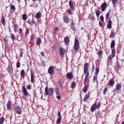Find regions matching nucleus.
<instances>
[{
	"mask_svg": "<svg viewBox=\"0 0 124 124\" xmlns=\"http://www.w3.org/2000/svg\"><path fill=\"white\" fill-rule=\"evenodd\" d=\"M84 73L86 74L84 84V85H89L90 83V79L89 78V76H90V73H89V63H86L84 64Z\"/></svg>",
	"mask_w": 124,
	"mask_h": 124,
	"instance_id": "f257e3e1",
	"label": "nucleus"
},
{
	"mask_svg": "<svg viewBox=\"0 0 124 124\" xmlns=\"http://www.w3.org/2000/svg\"><path fill=\"white\" fill-rule=\"evenodd\" d=\"M45 94L46 95H49L50 96L53 95V94H54V89L52 88H50L49 90H48V87H46L45 88Z\"/></svg>",
	"mask_w": 124,
	"mask_h": 124,
	"instance_id": "f03ea898",
	"label": "nucleus"
},
{
	"mask_svg": "<svg viewBox=\"0 0 124 124\" xmlns=\"http://www.w3.org/2000/svg\"><path fill=\"white\" fill-rule=\"evenodd\" d=\"M79 41H78V40L75 38L74 46L75 51H78V50H79Z\"/></svg>",
	"mask_w": 124,
	"mask_h": 124,
	"instance_id": "7ed1b4c3",
	"label": "nucleus"
},
{
	"mask_svg": "<svg viewBox=\"0 0 124 124\" xmlns=\"http://www.w3.org/2000/svg\"><path fill=\"white\" fill-rule=\"evenodd\" d=\"M48 73H49L50 75H53V74L55 73V67L54 66H50L49 67L48 69Z\"/></svg>",
	"mask_w": 124,
	"mask_h": 124,
	"instance_id": "20e7f679",
	"label": "nucleus"
},
{
	"mask_svg": "<svg viewBox=\"0 0 124 124\" xmlns=\"http://www.w3.org/2000/svg\"><path fill=\"white\" fill-rule=\"evenodd\" d=\"M115 55H116V50H115V48H112L111 49V55L108 57L109 61H112V59L115 57Z\"/></svg>",
	"mask_w": 124,
	"mask_h": 124,
	"instance_id": "39448f33",
	"label": "nucleus"
},
{
	"mask_svg": "<svg viewBox=\"0 0 124 124\" xmlns=\"http://www.w3.org/2000/svg\"><path fill=\"white\" fill-rule=\"evenodd\" d=\"M66 52V50L64 49L63 47H61L60 48V54L62 58L64 57V53Z\"/></svg>",
	"mask_w": 124,
	"mask_h": 124,
	"instance_id": "423d86ee",
	"label": "nucleus"
},
{
	"mask_svg": "<svg viewBox=\"0 0 124 124\" xmlns=\"http://www.w3.org/2000/svg\"><path fill=\"white\" fill-rule=\"evenodd\" d=\"M15 111L18 115H21V114H22V108L19 106H17L15 108Z\"/></svg>",
	"mask_w": 124,
	"mask_h": 124,
	"instance_id": "0eeeda50",
	"label": "nucleus"
},
{
	"mask_svg": "<svg viewBox=\"0 0 124 124\" xmlns=\"http://www.w3.org/2000/svg\"><path fill=\"white\" fill-rule=\"evenodd\" d=\"M66 77L68 78V79H70V80H72L73 79V78L74 77V76L73 75V74L71 72H69L66 74Z\"/></svg>",
	"mask_w": 124,
	"mask_h": 124,
	"instance_id": "6e6552de",
	"label": "nucleus"
},
{
	"mask_svg": "<svg viewBox=\"0 0 124 124\" xmlns=\"http://www.w3.org/2000/svg\"><path fill=\"white\" fill-rule=\"evenodd\" d=\"M22 93L25 96L29 95V93H28V91L27 89H26V87L23 86L22 87Z\"/></svg>",
	"mask_w": 124,
	"mask_h": 124,
	"instance_id": "1a4fd4ad",
	"label": "nucleus"
},
{
	"mask_svg": "<svg viewBox=\"0 0 124 124\" xmlns=\"http://www.w3.org/2000/svg\"><path fill=\"white\" fill-rule=\"evenodd\" d=\"M107 7V3L105 2L104 3H102L101 8V11H105L106 10V8Z\"/></svg>",
	"mask_w": 124,
	"mask_h": 124,
	"instance_id": "9d476101",
	"label": "nucleus"
},
{
	"mask_svg": "<svg viewBox=\"0 0 124 124\" xmlns=\"http://www.w3.org/2000/svg\"><path fill=\"white\" fill-rule=\"evenodd\" d=\"M69 21H70V19L68 18V16H64L63 17V22L65 24H67L68 23H69Z\"/></svg>",
	"mask_w": 124,
	"mask_h": 124,
	"instance_id": "9b49d317",
	"label": "nucleus"
},
{
	"mask_svg": "<svg viewBox=\"0 0 124 124\" xmlns=\"http://www.w3.org/2000/svg\"><path fill=\"white\" fill-rule=\"evenodd\" d=\"M31 83H33V82H34V78H35V76H34V73L32 72V71H31Z\"/></svg>",
	"mask_w": 124,
	"mask_h": 124,
	"instance_id": "f8f14e48",
	"label": "nucleus"
},
{
	"mask_svg": "<svg viewBox=\"0 0 124 124\" xmlns=\"http://www.w3.org/2000/svg\"><path fill=\"white\" fill-rule=\"evenodd\" d=\"M11 107H12L11 101H9L7 104V108L9 109V111H11Z\"/></svg>",
	"mask_w": 124,
	"mask_h": 124,
	"instance_id": "ddd939ff",
	"label": "nucleus"
},
{
	"mask_svg": "<svg viewBox=\"0 0 124 124\" xmlns=\"http://www.w3.org/2000/svg\"><path fill=\"white\" fill-rule=\"evenodd\" d=\"M114 84H115V80H114V79L112 78L110 79L108 82V86H110V87H113Z\"/></svg>",
	"mask_w": 124,
	"mask_h": 124,
	"instance_id": "4468645a",
	"label": "nucleus"
},
{
	"mask_svg": "<svg viewBox=\"0 0 124 124\" xmlns=\"http://www.w3.org/2000/svg\"><path fill=\"white\" fill-rule=\"evenodd\" d=\"M69 4L71 10H74V7H75V6H74V5L73 4V1H72V0H70L69 1Z\"/></svg>",
	"mask_w": 124,
	"mask_h": 124,
	"instance_id": "2eb2a0df",
	"label": "nucleus"
},
{
	"mask_svg": "<svg viewBox=\"0 0 124 124\" xmlns=\"http://www.w3.org/2000/svg\"><path fill=\"white\" fill-rule=\"evenodd\" d=\"M96 110V103H94L91 107V112H94Z\"/></svg>",
	"mask_w": 124,
	"mask_h": 124,
	"instance_id": "dca6fc26",
	"label": "nucleus"
},
{
	"mask_svg": "<svg viewBox=\"0 0 124 124\" xmlns=\"http://www.w3.org/2000/svg\"><path fill=\"white\" fill-rule=\"evenodd\" d=\"M36 43V45H37L38 46H40V44H41V38H40V37L37 38Z\"/></svg>",
	"mask_w": 124,
	"mask_h": 124,
	"instance_id": "f3484780",
	"label": "nucleus"
},
{
	"mask_svg": "<svg viewBox=\"0 0 124 124\" xmlns=\"http://www.w3.org/2000/svg\"><path fill=\"white\" fill-rule=\"evenodd\" d=\"M42 15L41 14V13L40 12H38L35 16V18L36 19H40L41 17H42Z\"/></svg>",
	"mask_w": 124,
	"mask_h": 124,
	"instance_id": "a211bd4d",
	"label": "nucleus"
},
{
	"mask_svg": "<svg viewBox=\"0 0 124 124\" xmlns=\"http://www.w3.org/2000/svg\"><path fill=\"white\" fill-rule=\"evenodd\" d=\"M122 89V84L121 83H117L116 85V90L117 92H119V91H121V89Z\"/></svg>",
	"mask_w": 124,
	"mask_h": 124,
	"instance_id": "6ab92c4d",
	"label": "nucleus"
},
{
	"mask_svg": "<svg viewBox=\"0 0 124 124\" xmlns=\"http://www.w3.org/2000/svg\"><path fill=\"white\" fill-rule=\"evenodd\" d=\"M107 28L108 29H111L112 28V21L109 20L107 24Z\"/></svg>",
	"mask_w": 124,
	"mask_h": 124,
	"instance_id": "aec40b11",
	"label": "nucleus"
},
{
	"mask_svg": "<svg viewBox=\"0 0 124 124\" xmlns=\"http://www.w3.org/2000/svg\"><path fill=\"white\" fill-rule=\"evenodd\" d=\"M69 37H68V36H66L64 38V42L66 44H68V43H69Z\"/></svg>",
	"mask_w": 124,
	"mask_h": 124,
	"instance_id": "412c9836",
	"label": "nucleus"
},
{
	"mask_svg": "<svg viewBox=\"0 0 124 124\" xmlns=\"http://www.w3.org/2000/svg\"><path fill=\"white\" fill-rule=\"evenodd\" d=\"M8 72L11 75H13V67L12 66L9 67Z\"/></svg>",
	"mask_w": 124,
	"mask_h": 124,
	"instance_id": "4be33fe9",
	"label": "nucleus"
},
{
	"mask_svg": "<svg viewBox=\"0 0 124 124\" xmlns=\"http://www.w3.org/2000/svg\"><path fill=\"white\" fill-rule=\"evenodd\" d=\"M89 98H90V95H89V94H86L83 99L84 102H86L87 101V99H89Z\"/></svg>",
	"mask_w": 124,
	"mask_h": 124,
	"instance_id": "5701e85b",
	"label": "nucleus"
},
{
	"mask_svg": "<svg viewBox=\"0 0 124 124\" xmlns=\"http://www.w3.org/2000/svg\"><path fill=\"white\" fill-rule=\"evenodd\" d=\"M82 91L83 93H87L88 91V85H84V87H83Z\"/></svg>",
	"mask_w": 124,
	"mask_h": 124,
	"instance_id": "b1692460",
	"label": "nucleus"
},
{
	"mask_svg": "<svg viewBox=\"0 0 124 124\" xmlns=\"http://www.w3.org/2000/svg\"><path fill=\"white\" fill-rule=\"evenodd\" d=\"M1 22L4 26H5V18H4V16H3L1 17Z\"/></svg>",
	"mask_w": 124,
	"mask_h": 124,
	"instance_id": "393cba45",
	"label": "nucleus"
},
{
	"mask_svg": "<svg viewBox=\"0 0 124 124\" xmlns=\"http://www.w3.org/2000/svg\"><path fill=\"white\" fill-rule=\"evenodd\" d=\"M110 48H115V40H112L110 44Z\"/></svg>",
	"mask_w": 124,
	"mask_h": 124,
	"instance_id": "a878e982",
	"label": "nucleus"
},
{
	"mask_svg": "<svg viewBox=\"0 0 124 124\" xmlns=\"http://www.w3.org/2000/svg\"><path fill=\"white\" fill-rule=\"evenodd\" d=\"M25 70L23 69L20 72V75L21 76V77H22V78H25Z\"/></svg>",
	"mask_w": 124,
	"mask_h": 124,
	"instance_id": "bb28decb",
	"label": "nucleus"
},
{
	"mask_svg": "<svg viewBox=\"0 0 124 124\" xmlns=\"http://www.w3.org/2000/svg\"><path fill=\"white\" fill-rule=\"evenodd\" d=\"M14 31H15V32H17V30H18V24H15L14 26Z\"/></svg>",
	"mask_w": 124,
	"mask_h": 124,
	"instance_id": "cd10ccee",
	"label": "nucleus"
},
{
	"mask_svg": "<svg viewBox=\"0 0 124 124\" xmlns=\"http://www.w3.org/2000/svg\"><path fill=\"white\" fill-rule=\"evenodd\" d=\"M27 22L28 24H30V26H32L33 25H34V20H33V19L31 20V22L30 20H28Z\"/></svg>",
	"mask_w": 124,
	"mask_h": 124,
	"instance_id": "c85d7f7f",
	"label": "nucleus"
},
{
	"mask_svg": "<svg viewBox=\"0 0 124 124\" xmlns=\"http://www.w3.org/2000/svg\"><path fill=\"white\" fill-rule=\"evenodd\" d=\"M114 36H115V32H114V31H111L109 35V37L110 38H113Z\"/></svg>",
	"mask_w": 124,
	"mask_h": 124,
	"instance_id": "c756f323",
	"label": "nucleus"
},
{
	"mask_svg": "<svg viewBox=\"0 0 124 124\" xmlns=\"http://www.w3.org/2000/svg\"><path fill=\"white\" fill-rule=\"evenodd\" d=\"M11 35L12 40L13 41H15V40H16V37H15V35H14V34L12 33L11 34Z\"/></svg>",
	"mask_w": 124,
	"mask_h": 124,
	"instance_id": "7c9ffc66",
	"label": "nucleus"
},
{
	"mask_svg": "<svg viewBox=\"0 0 124 124\" xmlns=\"http://www.w3.org/2000/svg\"><path fill=\"white\" fill-rule=\"evenodd\" d=\"M95 82L98 83V82H97V77L95 76L93 78V82L95 83Z\"/></svg>",
	"mask_w": 124,
	"mask_h": 124,
	"instance_id": "2f4dec72",
	"label": "nucleus"
},
{
	"mask_svg": "<svg viewBox=\"0 0 124 124\" xmlns=\"http://www.w3.org/2000/svg\"><path fill=\"white\" fill-rule=\"evenodd\" d=\"M61 122H62V117H59L57 120L56 123L58 124H60Z\"/></svg>",
	"mask_w": 124,
	"mask_h": 124,
	"instance_id": "473e14b6",
	"label": "nucleus"
},
{
	"mask_svg": "<svg viewBox=\"0 0 124 124\" xmlns=\"http://www.w3.org/2000/svg\"><path fill=\"white\" fill-rule=\"evenodd\" d=\"M4 123V117H2L0 118V124H3Z\"/></svg>",
	"mask_w": 124,
	"mask_h": 124,
	"instance_id": "72a5a7b5",
	"label": "nucleus"
},
{
	"mask_svg": "<svg viewBox=\"0 0 124 124\" xmlns=\"http://www.w3.org/2000/svg\"><path fill=\"white\" fill-rule=\"evenodd\" d=\"M57 99H61V93H56Z\"/></svg>",
	"mask_w": 124,
	"mask_h": 124,
	"instance_id": "f704fd0d",
	"label": "nucleus"
},
{
	"mask_svg": "<svg viewBox=\"0 0 124 124\" xmlns=\"http://www.w3.org/2000/svg\"><path fill=\"white\" fill-rule=\"evenodd\" d=\"M98 72H99V68L98 67H96L95 73V75H98Z\"/></svg>",
	"mask_w": 124,
	"mask_h": 124,
	"instance_id": "c9c22d12",
	"label": "nucleus"
},
{
	"mask_svg": "<svg viewBox=\"0 0 124 124\" xmlns=\"http://www.w3.org/2000/svg\"><path fill=\"white\" fill-rule=\"evenodd\" d=\"M71 86H72V89H74V88H75V87H76V83L75 82L73 81L72 83Z\"/></svg>",
	"mask_w": 124,
	"mask_h": 124,
	"instance_id": "e433bc0d",
	"label": "nucleus"
},
{
	"mask_svg": "<svg viewBox=\"0 0 124 124\" xmlns=\"http://www.w3.org/2000/svg\"><path fill=\"white\" fill-rule=\"evenodd\" d=\"M22 19L24 21H26V20H27V15L23 14L22 15Z\"/></svg>",
	"mask_w": 124,
	"mask_h": 124,
	"instance_id": "4c0bfd02",
	"label": "nucleus"
},
{
	"mask_svg": "<svg viewBox=\"0 0 124 124\" xmlns=\"http://www.w3.org/2000/svg\"><path fill=\"white\" fill-rule=\"evenodd\" d=\"M10 8L11 9H12V10H16V8L15 7V6L13 5H11L10 6Z\"/></svg>",
	"mask_w": 124,
	"mask_h": 124,
	"instance_id": "58836bf2",
	"label": "nucleus"
},
{
	"mask_svg": "<svg viewBox=\"0 0 124 124\" xmlns=\"http://www.w3.org/2000/svg\"><path fill=\"white\" fill-rule=\"evenodd\" d=\"M55 93H60V88L59 87H57L56 88V90H55Z\"/></svg>",
	"mask_w": 124,
	"mask_h": 124,
	"instance_id": "ea45409f",
	"label": "nucleus"
},
{
	"mask_svg": "<svg viewBox=\"0 0 124 124\" xmlns=\"http://www.w3.org/2000/svg\"><path fill=\"white\" fill-rule=\"evenodd\" d=\"M29 29L26 28V31H25V35H26V36H27V35L28 34H29Z\"/></svg>",
	"mask_w": 124,
	"mask_h": 124,
	"instance_id": "a19ab883",
	"label": "nucleus"
},
{
	"mask_svg": "<svg viewBox=\"0 0 124 124\" xmlns=\"http://www.w3.org/2000/svg\"><path fill=\"white\" fill-rule=\"evenodd\" d=\"M102 50H100L99 52L97 53V55H98L99 57H100L101 55H102Z\"/></svg>",
	"mask_w": 124,
	"mask_h": 124,
	"instance_id": "79ce46f5",
	"label": "nucleus"
},
{
	"mask_svg": "<svg viewBox=\"0 0 124 124\" xmlns=\"http://www.w3.org/2000/svg\"><path fill=\"white\" fill-rule=\"evenodd\" d=\"M59 31V28L56 27L54 28V33L55 34H57V31Z\"/></svg>",
	"mask_w": 124,
	"mask_h": 124,
	"instance_id": "37998d69",
	"label": "nucleus"
},
{
	"mask_svg": "<svg viewBox=\"0 0 124 124\" xmlns=\"http://www.w3.org/2000/svg\"><path fill=\"white\" fill-rule=\"evenodd\" d=\"M96 15L97 17H99V15H100V12H99V11H96Z\"/></svg>",
	"mask_w": 124,
	"mask_h": 124,
	"instance_id": "c03bdc74",
	"label": "nucleus"
},
{
	"mask_svg": "<svg viewBox=\"0 0 124 124\" xmlns=\"http://www.w3.org/2000/svg\"><path fill=\"white\" fill-rule=\"evenodd\" d=\"M110 16V13H108L107 14H106V18L107 20H108V19H109V16Z\"/></svg>",
	"mask_w": 124,
	"mask_h": 124,
	"instance_id": "a18cd8bd",
	"label": "nucleus"
},
{
	"mask_svg": "<svg viewBox=\"0 0 124 124\" xmlns=\"http://www.w3.org/2000/svg\"><path fill=\"white\" fill-rule=\"evenodd\" d=\"M107 87H105V89H104L103 94H106V92H107Z\"/></svg>",
	"mask_w": 124,
	"mask_h": 124,
	"instance_id": "49530a36",
	"label": "nucleus"
},
{
	"mask_svg": "<svg viewBox=\"0 0 124 124\" xmlns=\"http://www.w3.org/2000/svg\"><path fill=\"white\" fill-rule=\"evenodd\" d=\"M117 2H118V0H112V4L113 5H115Z\"/></svg>",
	"mask_w": 124,
	"mask_h": 124,
	"instance_id": "de8ad7c7",
	"label": "nucleus"
},
{
	"mask_svg": "<svg viewBox=\"0 0 124 124\" xmlns=\"http://www.w3.org/2000/svg\"><path fill=\"white\" fill-rule=\"evenodd\" d=\"M51 49L52 50H55L56 49H57V46H56L55 45H53L51 46Z\"/></svg>",
	"mask_w": 124,
	"mask_h": 124,
	"instance_id": "09e8293b",
	"label": "nucleus"
},
{
	"mask_svg": "<svg viewBox=\"0 0 124 124\" xmlns=\"http://www.w3.org/2000/svg\"><path fill=\"white\" fill-rule=\"evenodd\" d=\"M67 12L69 15H71V14H72V11H71V10H70V9H68Z\"/></svg>",
	"mask_w": 124,
	"mask_h": 124,
	"instance_id": "8fccbe9b",
	"label": "nucleus"
},
{
	"mask_svg": "<svg viewBox=\"0 0 124 124\" xmlns=\"http://www.w3.org/2000/svg\"><path fill=\"white\" fill-rule=\"evenodd\" d=\"M100 19L101 22H103L104 21V17H103V16H101L100 17Z\"/></svg>",
	"mask_w": 124,
	"mask_h": 124,
	"instance_id": "3c124183",
	"label": "nucleus"
},
{
	"mask_svg": "<svg viewBox=\"0 0 124 124\" xmlns=\"http://www.w3.org/2000/svg\"><path fill=\"white\" fill-rule=\"evenodd\" d=\"M20 62H16V67L19 68V67H20Z\"/></svg>",
	"mask_w": 124,
	"mask_h": 124,
	"instance_id": "603ef678",
	"label": "nucleus"
},
{
	"mask_svg": "<svg viewBox=\"0 0 124 124\" xmlns=\"http://www.w3.org/2000/svg\"><path fill=\"white\" fill-rule=\"evenodd\" d=\"M27 90H31V85H28L27 86Z\"/></svg>",
	"mask_w": 124,
	"mask_h": 124,
	"instance_id": "864d4df0",
	"label": "nucleus"
},
{
	"mask_svg": "<svg viewBox=\"0 0 124 124\" xmlns=\"http://www.w3.org/2000/svg\"><path fill=\"white\" fill-rule=\"evenodd\" d=\"M19 31V32H18V33L19 34H21V33H22V31H23V30H22V28H20L18 30Z\"/></svg>",
	"mask_w": 124,
	"mask_h": 124,
	"instance_id": "5fc2aeb1",
	"label": "nucleus"
},
{
	"mask_svg": "<svg viewBox=\"0 0 124 124\" xmlns=\"http://www.w3.org/2000/svg\"><path fill=\"white\" fill-rule=\"evenodd\" d=\"M58 116L59 118H62V114H61V112L60 111L58 113Z\"/></svg>",
	"mask_w": 124,
	"mask_h": 124,
	"instance_id": "6e6d98bb",
	"label": "nucleus"
},
{
	"mask_svg": "<svg viewBox=\"0 0 124 124\" xmlns=\"http://www.w3.org/2000/svg\"><path fill=\"white\" fill-rule=\"evenodd\" d=\"M99 107H100V104L98 103V105H96V108L98 109V108H99Z\"/></svg>",
	"mask_w": 124,
	"mask_h": 124,
	"instance_id": "4d7b16f0",
	"label": "nucleus"
},
{
	"mask_svg": "<svg viewBox=\"0 0 124 124\" xmlns=\"http://www.w3.org/2000/svg\"><path fill=\"white\" fill-rule=\"evenodd\" d=\"M19 56H20V58H22V57H23V53L22 52V51H20Z\"/></svg>",
	"mask_w": 124,
	"mask_h": 124,
	"instance_id": "13d9d810",
	"label": "nucleus"
},
{
	"mask_svg": "<svg viewBox=\"0 0 124 124\" xmlns=\"http://www.w3.org/2000/svg\"><path fill=\"white\" fill-rule=\"evenodd\" d=\"M41 53L42 57H45V54H44V52L43 51L41 52Z\"/></svg>",
	"mask_w": 124,
	"mask_h": 124,
	"instance_id": "bf43d9fd",
	"label": "nucleus"
},
{
	"mask_svg": "<svg viewBox=\"0 0 124 124\" xmlns=\"http://www.w3.org/2000/svg\"><path fill=\"white\" fill-rule=\"evenodd\" d=\"M92 71H94V64L93 63Z\"/></svg>",
	"mask_w": 124,
	"mask_h": 124,
	"instance_id": "052dcab7",
	"label": "nucleus"
},
{
	"mask_svg": "<svg viewBox=\"0 0 124 124\" xmlns=\"http://www.w3.org/2000/svg\"><path fill=\"white\" fill-rule=\"evenodd\" d=\"M99 25L100 27L102 26V23H101V22L99 21Z\"/></svg>",
	"mask_w": 124,
	"mask_h": 124,
	"instance_id": "680f3d73",
	"label": "nucleus"
},
{
	"mask_svg": "<svg viewBox=\"0 0 124 124\" xmlns=\"http://www.w3.org/2000/svg\"><path fill=\"white\" fill-rule=\"evenodd\" d=\"M3 77V76L2 75V74H0V79L2 78Z\"/></svg>",
	"mask_w": 124,
	"mask_h": 124,
	"instance_id": "e2e57ef3",
	"label": "nucleus"
},
{
	"mask_svg": "<svg viewBox=\"0 0 124 124\" xmlns=\"http://www.w3.org/2000/svg\"><path fill=\"white\" fill-rule=\"evenodd\" d=\"M62 80H61V79H59L58 80V84H60V83H61V81Z\"/></svg>",
	"mask_w": 124,
	"mask_h": 124,
	"instance_id": "0e129e2a",
	"label": "nucleus"
},
{
	"mask_svg": "<svg viewBox=\"0 0 124 124\" xmlns=\"http://www.w3.org/2000/svg\"><path fill=\"white\" fill-rule=\"evenodd\" d=\"M33 38V36L31 35V40H32Z\"/></svg>",
	"mask_w": 124,
	"mask_h": 124,
	"instance_id": "69168bd1",
	"label": "nucleus"
},
{
	"mask_svg": "<svg viewBox=\"0 0 124 124\" xmlns=\"http://www.w3.org/2000/svg\"><path fill=\"white\" fill-rule=\"evenodd\" d=\"M4 41L5 42H8V40H7V39H5Z\"/></svg>",
	"mask_w": 124,
	"mask_h": 124,
	"instance_id": "338daca9",
	"label": "nucleus"
},
{
	"mask_svg": "<svg viewBox=\"0 0 124 124\" xmlns=\"http://www.w3.org/2000/svg\"><path fill=\"white\" fill-rule=\"evenodd\" d=\"M71 29L72 30H75V28L72 27V26H71Z\"/></svg>",
	"mask_w": 124,
	"mask_h": 124,
	"instance_id": "774afa93",
	"label": "nucleus"
}]
</instances>
